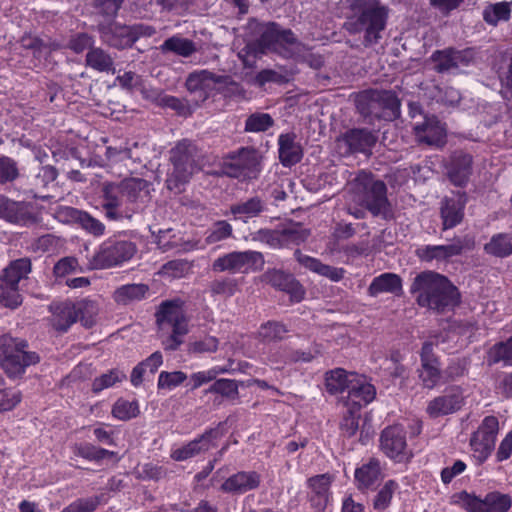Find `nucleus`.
Returning <instances> with one entry per match:
<instances>
[{
    "label": "nucleus",
    "mask_w": 512,
    "mask_h": 512,
    "mask_svg": "<svg viewBox=\"0 0 512 512\" xmlns=\"http://www.w3.org/2000/svg\"><path fill=\"white\" fill-rule=\"evenodd\" d=\"M101 207L105 217L110 221H122L123 219H131L132 213L128 209H122V193L120 182L104 183L101 189Z\"/></svg>",
    "instance_id": "obj_19"
},
{
    "label": "nucleus",
    "mask_w": 512,
    "mask_h": 512,
    "mask_svg": "<svg viewBox=\"0 0 512 512\" xmlns=\"http://www.w3.org/2000/svg\"><path fill=\"white\" fill-rule=\"evenodd\" d=\"M379 442L381 451L395 462L401 463L412 457L407 445L406 431L401 425L386 427L381 432Z\"/></svg>",
    "instance_id": "obj_16"
},
{
    "label": "nucleus",
    "mask_w": 512,
    "mask_h": 512,
    "mask_svg": "<svg viewBox=\"0 0 512 512\" xmlns=\"http://www.w3.org/2000/svg\"><path fill=\"white\" fill-rule=\"evenodd\" d=\"M345 4L354 32H381L385 28L388 11L378 0H345Z\"/></svg>",
    "instance_id": "obj_7"
},
{
    "label": "nucleus",
    "mask_w": 512,
    "mask_h": 512,
    "mask_svg": "<svg viewBox=\"0 0 512 512\" xmlns=\"http://www.w3.org/2000/svg\"><path fill=\"white\" fill-rule=\"evenodd\" d=\"M260 38L248 42L239 52L245 65H252L254 58L268 52H274L284 58L297 57L305 51V45L293 34H260Z\"/></svg>",
    "instance_id": "obj_3"
},
{
    "label": "nucleus",
    "mask_w": 512,
    "mask_h": 512,
    "mask_svg": "<svg viewBox=\"0 0 512 512\" xmlns=\"http://www.w3.org/2000/svg\"><path fill=\"white\" fill-rule=\"evenodd\" d=\"M378 140L377 133L367 128H352L335 140V149L340 156L371 152L372 147Z\"/></svg>",
    "instance_id": "obj_13"
},
{
    "label": "nucleus",
    "mask_w": 512,
    "mask_h": 512,
    "mask_svg": "<svg viewBox=\"0 0 512 512\" xmlns=\"http://www.w3.org/2000/svg\"><path fill=\"white\" fill-rule=\"evenodd\" d=\"M382 468L380 461L370 458L367 463L362 464L355 470V481L358 489H373L382 480Z\"/></svg>",
    "instance_id": "obj_29"
},
{
    "label": "nucleus",
    "mask_w": 512,
    "mask_h": 512,
    "mask_svg": "<svg viewBox=\"0 0 512 512\" xmlns=\"http://www.w3.org/2000/svg\"><path fill=\"white\" fill-rule=\"evenodd\" d=\"M223 82V76L216 75L208 70H200L192 72L188 75L185 86L190 92H208L210 90H213L217 83Z\"/></svg>",
    "instance_id": "obj_34"
},
{
    "label": "nucleus",
    "mask_w": 512,
    "mask_h": 512,
    "mask_svg": "<svg viewBox=\"0 0 512 512\" xmlns=\"http://www.w3.org/2000/svg\"><path fill=\"white\" fill-rule=\"evenodd\" d=\"M18 175L17 163L9 157H0V184L12 182Z\"/></svg>",
    "instance_id": "obj_62"
},
{
    "label": "nucleus",
    "mask_w": 512,
    "mask_h": 512,
    "mask_svg": "<svg viewBox=\"0 0 512 512\" xmlns=\"http://www.w3.org/2000/svg\"><path fill=\"white\" fill-rule=\"evenodd\" d=\"M484 250L486 253L500 258L512 255V235L502 233L494 235L485 244Z\"/></svg>",
    "instance_id": "obj_43"
},
{
    "label": "nucleus",
    "mask_w": 512,
    "mask_h": 512,
    "mask_svg": "<svg viewBox=\"0 0 512 512\" xmlns=\"http://www.w3.org/2000/svg\"><path fill=\"white\" fill-rule=\"evenodd\" d=\"M274 125V120L268 113L255 112L249 115L245 121L246 132H265Z\"/></svg>",
    "instance_id": "obj_48"
},
{
    "label": "nucleus",
    "mask_w": 512,
    "mask_h": 512,
    "mask_svg": "<svg viewBox=\"0 0 512 512\" xmlns=\"http://www.w3.org/2000/svg\"><path fill=\"white\" fill-rule=\"evenodd\" d=\"M284 246L299 245L307 240L309 231L300 224L291 225L282 230Z\"/></svg>",
    "instance_id": "obj_59"
},
{
    "label": "nucleus",
    "mask_w": 512,
    "mask_h": 512,
    "mask_svg": "<svg viewBox=\"0 0 512 512\" xmlns=\"http://www.w3.org/2000/svg\"><path fill=\"white\" fill-rule=\"evenodd\" d=\"M172 169L167 173L166 187L179 194L190 181L191 176L202 163V153L196 144L188 139L179 141L170 151Z\"/></svg>",
    "instance_id": "obj_2"
},
{
    "label": "nucleus",
    "mask_w": 512,
    "mask_h": 512,
    "mask_svg": "<svg viewBox=\"0 0 512 512\" xmlns=\"http://www.w3.org/2000/svg\"><path fill=\"white\" fill-rule=\"evenodd\" d=\"M510 13V5L507 2H501L486 8L483 12V17L487 23L497 24L499 21L508 20Z\"/></svg>",
    "instance_id": "obj_54"
},
{
    "label": "nucleus",
    "mask_w": 512,
    "mask_h": 512,
    "mask_svg": "<svg viewBox=\"0 0 512 512\" xmlns=\"http://www.w3.org/2000/svg\"><path fill=\"white\" fill-rule=\"evenodd\" d=\"M473 157L462 150L451 154L446 166L447 176L450 182L458 187L467 185L472 174Z\"/></svg>",
    "instance_id": "obj_23"
},
{
    "label": "nucleus",
    "mask_w": 512,
    "mask_h": 512,
    "mask_svg": "<svg viewBox=\"0 0 512 512\" xmlns=\"http://www.w3.org/2000/svg\"><path fill=\"white\" fill-rule=\"evenodd\" d=\"M122 193L126 201L133 205L132 209H128L129 213H138L143 210L151 199L152 184L142 178H126L120 181Z\"/></svg>",
    "instance_id": "obj_20"
},
{
    "label": "nucleus",
    "mask_w": 512,
    "mask_h": 512,
    "mask_svg": "<svg viewBox=\"0 0 512 512\" xmlns=\"http://www.w3.org/2000/svg\"><path fill=\"white\" fill-rule=\"evenodd\" d=\"M207 392L220 394L230 399H236L239 395L237 381L225 378L216 380Z\"/></svg>",
    "instance_id": "obj_52"
},
{
    "label": "nucleus",
    "mask_w": 512,
    "mask_h": 512,
    "mask_svg": "<svg viewBox=\"0 0 512 512\" xmlns=\"http://www.w3.org/2000/svg\"><path fill=\"white\" fill-rule=\"evenodd\" d=\"M413 129L420 143L437 147L445 143L446 129L435 116H423L422 121L414 123Z\"/></svg>",
    "instance_id": "obj_22"
},
{
    "label": "nucleus",
    "mask_w": 512,
    "mask_h": 512,
    "mask_svg": "<svg viewBox=\"0 0 512 512\" xmlns=\"http://www.w3.org/2000/svg\"><path fill=\"white\" fill-rule=\"evenodd\" d=\"M261 279L276 290L287 293L293 303H299L305 297L303 285L290 272L271 268L262 274Z\"/></svg>",
    "instance_id": "obj_17"
},
{
    "label": "nucleus",
    "mask_w": 512,
    "mask_h": 512,
    "mask_svg": "<svg viewBox=\"0 0 512 512\" xmlns=\"http://www.w3.org/2000/svg\"><path fill=\"white\" fill-rule=\"evenodd\" d=\"M488 365L501 363L512 366V336L505 341L495 343L487 352Z\"/></svg>",
    "instance_id": "obj_40"
},
{
    "label": "nucleus",
    "mask_w": 512,
    "mask_h": 512,
    "mask_svg": "<svg viewBox=\"0 0 512 512\" xmlns=\"http://www.w3.org/2000/svg\"><path fill=\"white\" fill-rule=\"evenodd\" d=\"M287 332L288 329L283 323L268 321L261 325L259 335L265 341H280L285 337Z\"/></svg>",
    "instance_id": "obj_51"
},
{
    "label": "nucleus",
    "mask_w": 512,
    "mask_h": 512,
    "mask_svg": "<svg viewBox=\"0 0 512 512\" xmlns=\"http://www.w3.org/2000/svg\"><path fill=\"white\" fill-rule=\"evenodd\" d=\"M400 100L388 90L363 91L356 97V108L364 119L374 124L375 120L393 121L400 116Z\"/></svg>",
    "instance_id": "obj_4"
},
{
    "label": "nucleus",
    "mask_w": 512,
    "mask_h": 512,
    "mask_svg": "<svg viewBox=\"0 0 512 512\" xmlns=\"http://www.w3.org/2000/svg\"><path fill=\"white\" fill-rule=\"evenodd\" d=\"M432 60L435 62V70L439 73L447 72L455 68V62H453L450 48L443 51H435L432 54Z\"/></svg>",
    "instance_id": "obj_64"
},
{
    "label": "nucleus",
    "mask_w": 512,
    "mask_h": 512,
    "mask_svg": "<svg viewBox=\"0 0 512 512\" xmlns=\"http://www.w3.org/2000/svg\"><path fill=\"white\" fill-rule=\"evenodd\" d=\"M140 145L137 142H134L131 146L125 147H108L106 151L107 158L110 161L118 162V157L121 153H124L126 157H132L134 162L141 163V154L139 152Z\"/></svg>",
    "instance_id": "obj_58"
},
{
    "label": "nucleus",
    "mask_w": 512,
    "mask_h": 512,
    "mask_svg": "<svg viewBox=\"0 0 512 512\" xmlns=\"http://www.w3.org/2000/svg\"><path fill=\"white\" fill-rule=\"evenodd\" d=\"M296 136L292 133L281 134L278 138L279 160L285 167H291L301 161L303 152Z\"/></svg>",
    "instance_id": "obj_32"
},
{
    "label": "nucleus",
    "mask_w": 512,
    "mask_h": 512,
    "mask_svg": "<svg viewBox=\"0 0 512 512\" xmlns=\"http://www.w3.org/2000/svg\"><path fill=\"white\" fill-rule=\"evenodd\" d=\"M498 431V419L495 416H486L472 434L470 446L478 461L484 462L490 456L495 447Z\"/></svg>",
    "instance_id": "obj_15"
},
{
    "label": "nucleus",
    "mask_w": 512,
    "mask_h": 512,
    "mask_svg": "<svg viewBox=\"0 0 512 512\" xmlns=\"http://www.w3.org/2000/svg\"><path fill=\"white\" fill-rule=\"evenodd\" d=\"M464 402L462 391L459 387H451L442 395L428 402L426 413L431 418H439L453 414L461 409Z\"/></svg>",
    "instance_id": "obj_21"
},
{
    "label": "nucleus",
    "mask_w": 512,
    "mask_h": 512,
    "mask_svg": "<svg viewBox=\"0 0 512 512\" xmlns=\"http://www.w3.org/2000/svg\"><path fill=\"white\" fill-rule=\"evenodd\" d=\"M157 324L162 333H169L162 345L167 351H175L188 333L187 319L176 301L163 302L156 313Z\"/></svg>",
    "instance_id": "obj_8"
},
{
    "label": "nucleus",
    "mask_w": 512,
    "mask_h": 512,
    "mask_svg": "<svg viewBox=\"0 0 512 512\" xmlns=\"http://www.w3.org/2000/svg\"><path fill=\"white\" fill-rule=\"evenodd\" d=\"M452 502L468 512H508L512 506L511 497L498 491L489 492L484 498L461 491L453 494Z\"/></svg>",
    "instance_id": "obj_10"
},
{
    "label": "nucleus",
    "mask_w": 512,
    "mask_h": 512,
    "mask_svg": "<svg viewBox=\"0 0 512 512\" xmlns=\"http://www.w3.org/2000/svg\"><path fill=\"white\" fill-rule=\"evenodd\" d=\"M265 211H267V203L258 195L241 200L230 206V212L234 218L243 222H247L250 218L258 217Z\"/></svg>",
    "instance_id": "obj_31"
},
{
    "label": "nucleus",
    "mask_w": 512,
    "mask_h": 512,
    "mask_svg": "<svg viewBox=\"0 0 512 512\" xmlns=\"http://www.w3.org/2000/svg\"><path fill=\"white\" fill-rule=\"evenodd\" d=\"M355 200L366 208L374 217L387 219L391 214V204L387 197L386 184L373 177L372 174L361 171L353 183Z\"/></svg>",
    "instance_id": "obj_5"
},
{
    "label": "nucleus",
    "mask_w": 512,
    "mask_h": 512,
    "mask_svg": "<svg viewBox=\"0 0 512 512\" xmlns=\"http://www.w3.org/2000/svg\"><path fill=\"white\" fill-rule=\"evenodd\" d=\"M233 228L230 223L225 220H219L212 224V226L205 233V243L208 245L226 240L232 236Z\"/></svg>",
    "instance_id": "obj_47"
},
{
    "label": "nucleus",
    "mask_w": 512,
    "mask_h": 512,
    "mask_svg": "<svg viewBox=\"0 0 512 512\" xmlns=\"http://www.w3.org/2000/svg\"><path fill=\"white\" fill-rule=\"evenodd\" d=\"M101 503L99 496L78 498L68 506H66L61 512H94Z\"/></svg>",
    "instance_id": "obj_61"
},
{
    "label": "nucleus",
    "mask_w": 512,
    "mask_h": 512,
    "mask_svg": "<svg viewBox=\"0 0 512 512\" xmlns=\"http://www.w3.org/2000/svg\"><path fill=\"white\" fill-rule=\"evenodd\" d=\"M187 379L182 371H162L158 376L157 387L159 390H172L180 386Z\"/></svg>",
    "instance_id": "obj_55"
},
{
    "label": "nucleus",
    "mask_w": 512,
    "mask_h": 512,
    "mask_svg": "<svg viewBox=\"0 0 512 512\" xmlns=\"http://www.w3.org/2000/svg\"><path fill=\"white\" fill-rule=\"evenodd\" d=\"M416 302L437 312H445L458 305L460 294L447 277L434 271H423L416 275L410 286Z\"/></svg>",
    "instance_id": "obj_1"
},
{
    "label": "nucleus",
    "mask_w": 512,
    "mask_h": 512,
    "mask_svg": "<svg viewBox=\"0 0 512 512\" xmlns=\"http://www.w3.org/2000/svg\"><path fill=\"white\" fill-rule=\"evenodd\" d=\"M137 244L118 234L107 238L90 260L93 269H109L130 261L137 253Z\"/></svg>",
    "instance_id": "obj_9"
},
{
    "label": "nucleus",
    "mask_w": 512,
    "mask_h": 512,
    "mask_svg": "<svg viewBox=\"0 0 512 512\" xmlns=\"http://www.w3.org/2000/svg\"><path fill=\"white\" fill-rule=\"evenodd\" d=\"M333 482V476L329 473L316 475L307 480V486L310 489L308 493L311 505L318 510L327 507L330 500V486Z\"/></svg>",
    "instance_id": "obj_27"
},
{
    "label": "nucleus",
    "mask_w": 512,
    "mask_h": 512,
    "mask_svg": "<svg viewBox=\"0 0 512 512\" xmlns=\"http://www.w3.org/2000/svg\"><path fill=\"white\" fill-rule=\"evenodd\" d=\"M190 270L188 261L183 259L171 260L165 263L161 269L160 274L162 276L170 278H181Z\"/></svg>",
    "instance_id": "obj_60"
},
{
    "label": "nucleus",
    "mask_w": 512,
    "mask_h": 512,
    "mask_svg": "<svg viewBox=\"0 0 512 512\" xmlns=\"http://www.w3.org/2000/svg\"><path fill=\"white\" fill-rule=\"evenodd\" d=\"M352 374L342 368H335L326 372L325 387L330 394L342 393L348 391L352 382Z\"/></svg>",
    "instance_id": "obj_39"
},
{
    "label": "nucleus",
    "mask_w": 512,
    "mask_h": 512,
    "mask_svg": "<svg viewBox=\"0 0 512 512\" xmlns=\"http://www.w3.org/2000/svg\"><path fill=\"white\" fill-rule=\"evenodd\" d=\"M466 203V194L460 192L454 197L442 199L440 203V217L443 230L452 229L462 222Z\"/></svg>",
    "instance_id": "obj_24"
},
{
    "label": "nucleus",
    "mask_w": 512,
    "mask_h": 512,
    "mask_svg": "<svg viewBox=\"0 0 512 512\" xmlns=\"http://www.w3.org/2000/svg\"><path fill=\"white\" fill-rule=\"evenodd\" d=\"M261 476L256 471H239L229 476L221 485L224 493L242 495L260 486Z\"/></svg>",
    "instance_id": "obj_25"
},
{
    "label": "nucleus",
    "mask_w": 512,
    "mask_h": 512,
    "mask_svg": "<svg viewBox=\"0 0 512 512\" xmlns=\"http://www.w3.org/2000/svg\"><path fill=\"white\" fill-rule=\"evenodd\" d=\"M148 294L149 286L146 284H126L114 291L113 299L117 304L125 306L146 299Z\"/></svg>",
    "instance_id": "obj_37"
},
{
    "label": "nucleus",
    "mask_w": 512,
    "mask_h": 512,
    "mask_svg": "<svg viewBox=\"0 0 512 512\" xmlns=\"http://www.w3.org/2000/svg\"><path fill=\"white\" fill-rule=\"evenodd\" d=\"M261 155L252 147L241 148L223 165L224 173L241 180L256 179L261 172Z\"/></svg>",
    "instance_id": "obj_11"
},
{
    "label": "nucleus",
    "mask_w": 512,
    "mask_h": 512,
    "mask_svg": "<svg viewBox=\"0 0 512 512\" xmlns=\"http://www.w3.org/2000/svg\"><path fill=\"white\" fill-rule=\"evenodd\" d=\"M419 378L421 379L424 387L428 389L434 388L439 383L440 379L443 378V373L440 371L439 361L421 363Z\"/></svg>",
    "instance_id": "obj_49"
},
{
    "label": "nucleus",
    "mask_w": 512,
    "mask_h": 512,
    "mask_svg": "<svg viewBox=\"0 0 512 512\" xmlns=\"http://www.w3.org/2000/svg\"><path fill=\"white\" fill-rule=\"evenodd\" d=\"M86 65L99 72H115L113 58L101 48H91L88 51Z\"/></svg>",
    "instance_id": "obj_42"
},
{
    "label": "nucleus",
    "mask_w": 512,
    "mask_h": 512,
    "mask_svg": "<svg viewBox=\"0 0 512 512\" xmlns=\"http://www.w3.org/2000/svg\"><path fill=\"white\" fill-rule=\"evenodd\" d=\"M463 248L462 240L455 238L451 244L447 245H423L417 248L416 255L423 262L445 261L460 255Z\"/></svg>",
    "instance_id": "obj_26"
},
{
    "label": "nucleus",
    "mask_w": 512,
    "mask_h": 512,
    "mask_svg": "<svg viewBox=\"0 0 512 512\" xmlns=\"http://www.w3.org/2000/svg\"><path fill=\"white\" fill-rule=\"evenodd\" d=\"M112 414L119 420H129L139 414V406L136 401L119 399L113 406Z\"/></svg>",
    "instance_id": "obj_53"
},
{
    "label": "nucleus",
    "mask_w": 512,
    "mask_h": 512,
    "mask_svg": "<svg viewBox=\"0 0 512 512\" xmlns=\"http://www.w3.org/2000/svg\"><path fill=\"white\" fill-rule=\"evenodd\" d=\"M77 321L75 303H62L55 307L52 325L57 331L64 333Z\"/></svg>",
    "instance_id": "obj_38"
},
{
    "label": "nucleus",
    "mask_w": 512,
    "mask_h": 512,
    "mask_svg": "<svg viewBox=\"0 0 512 512\" xmlns=\"http://www.w3.org/2000/svg\"><path fill=\"white\" fill-rule=\"evenodd\" d=\"M0 303L11 309L17 308L22 303L19 286L0 283Z\"/></svg>",
    "instance_id": "obj_57"
},
{
    "label": "nucleus",
    "mask_w": 512,
    "mask_h": 512,
    "mask_svg": "<svg viewBox=\"0 0 512 512\" xmlns=\"http://www.w3.org/2000/svg\"><path fill=\"white\" fill-rule=\"evenodd\" d=\"M226 433L225 423L219 422L217 426L209 428L201 435L179 448L171 451V458L175 461H186L197 457L215 447L217 441Z\"/></svg>",
    "instance_id": "obj_14"
},
{
    "label": "nucleus",
    "mask_w": 512,
    "mask_h": 512,
    "mask_svg": "<svg viewBox=\"0 0 512 512\" xmlns=\"http://www.w3.org/2000/svg\"><path fill=\"white\" fill-rule=\"evenodd\" d=\"M0 219L20 226H28L37 222L32 203L16 201L5 195H0Z\"/></svg>",
    "instance_id": "obj_18"
},
{
    "label": "nucleus",
    "mask_w": 512,
    "mask_h": 512,
    "mask_svg": "<svg viewBox=\"0 0 512 512\" xmlns=\"http://www.w3.org/2000/svg\"><path fill=\"white\" fill-rule=\"evenodd\" d=\"M73 453L76 456L82 457L86 460L96 462L115 456V452L96 447L91 443H81L75 445L73 448Z\"/></svg>",
    "instance_id": "obj_45"
},
{
    "label": "nucleus",
    "mask_w": 512,
    "mask_h": 512,
    "mask_svg": "<svg viewBox=\"0 0 512 512\" xmlns=\"http://www.w3.org/2000/svg\"><path fill=\"white\" fill-rule=\"evenodd\" d=\"M402 291V280L394 273H383L375 277L368 287L370 296L376 297L382 293L399 295Z\"/></svg>",
    "instance_id": "obj_35"
},
{
    "label": "nucleus",
    "mask_w": 512,
    "mask_h": 512,
    "mask_svg": "<svg viewBox=\"0 0 512 512\" xmlns=\"http://www.w3.org/2000/svg\"><path fill=\"white\" fill-rule=\"evenodd\" d=\"M31 272V261L29 258L16 259L3 270L0 277L1 284L19 286L22 279H26Z\"/></svg>",
    "instance_id": "obj_36"
},
{
    "label": "nucleus",
    "mask_w": 512,
    "mask_h": 512,
    "mask_svg": "<svg viewBox=\"0 0 512 512\" xmlns=\"http://www.w3.org/2000/svg\"><path fill=\"white\" fill-rule=\"evenodd\" d=\"M126 379V375L124 372L113 369L108 373L101 375L94 379L92 384V389L94 392H100L103 389L112 387L114 384L123 381Z\"/></svg>",
    "instance_id": "obj_56"
},
{
    "label": "nucleus",
    "mask_w": 512,
    "mask_h": 512,
    "mask_svg": "<svg viewBox=\"0 0 512 512\" xmlns=\"http://www.w3.org/2000/svg\"><path fill=\"white\" fill-rule=\"evenodd\" d=\"M265 263L261 252L246 250L233 251L216 258L212 263V271L221 273H237L262 269Z\"/></svg>",
    "instance_id": "obj_12"
},
{
    "label": "nucleus",
    "mask_w": 512,
    "mask_h": 512,
    "mask_svg": "<svg viewBox=\"0 0 512 512\" xmlns=\"http://www.w3.org/2000/svg\"><path fill=\"white\" fill-rule=\"evenodd\" d=\"M27 348L25 340L10 335L0 337V365L9 377L21 376L27 367L40 361L39 355Z\"/></svg>",
    "instance_id": "obj_6"
},
{
    "label": "nucleus",
    "mask_w": 512,
    "mask_h": 512,
    "mask_svg": "<svg viewBox=\"0 0 512 512\" xmlns=\"http://www.w3.org/2000/svg\"><path fill=\"white\" fill-rule=\"evenodd\" d=\"M61 214L67 219L77 223L84 231L94 237H101L105 234L106 226L104 223L86 211L73 207H65L61 211Z\"/></svg>",
    "instance_id": "obj_28"
},
{
    "label": "nucleus",
    "mask_w": 512,
    "mask_h": 512,
    "mask_svg": "<svg viewBox=\"0 0 512 512\" xmlns=\"http://www.w3.org/2000/svg\"><path fill=\"white\" fill-rule=\"evenodd\" d=\"M162 50L186 58L195 53L198 47L189 39L172 36L162 44Z\"/></svg>",
    "instance_id": "obj_44"
},
{
    "label": "nucleus",
    "mask_w": 512,
    "mask_h": 512,
    "mask_svg": "<svg viewBox=\"0 0 512 512\" xmlns=\"http://www.w3.org/2000/svg\"><path fill=\"white\" fill-rule=\"evenodd\" d=\"M3 381L0 377V412L12 410L21 400L19 391L2 388Z\"/></svg>",
    "instance_id": "obj_63"
},
{
    "label": "nucleus",
    "mask_w": 512,
    "mask_h": 512,
    "mask_svg": "<svg viewBox=\"0 0 512 512\" xmlns=\"http://www.w3.org/2000/svg\"><path fill=\"white\" fill-rule=\"evenodd\" d=\"M376 396L375 387L367 382L366 378L357 374H352V382L348 389V399L353 404L361 406L374 400Z\"/></svg>",
    "instance_id": "obj_33"
},
{
    "label": "nucleus",
    "mask_w": 512,
    "mask_h": 512,
    "mask_svg": "<svg viewBox=\"0 0 512 512\" xmlns=\"http://www.w3.org/2000/svg\"><path fill=\"white\" fill-rule=\"evenodd\" d=\"M397 488L398 484L396 481L388 480L376 494L373 500V508L378 512L385 511L389 507Z\"/></svg>",
    "instance_id": "obj_50"
},
{
    "label": "nucleus",
    "mask_w": 512,
    "mask_h": 512,
    "mask_svg": "<svg viewBox=\"0 0 512 512\" xmlns=\"http://www.w3.org/2000/svg\"><path fill=\"white\" fill-rule=\"evenodd\" d=\"M294 256L303 267L332 281L337 282L344 277L345 270L343 268L324 264L317 258L303 254L299 249L295 250Z\"/></svg>",
    "instance_id": "obj_30"
},
{
    "label": "nucleus",
    "mask_w": 512,
    "mask_h": 512,
    "mask_svg": "<svg viewBox=\"0 0 512 512\" xmlns=\"http://www.w3.org/2000/svg\"><path fill=\"white\" fill-rule=\"evenodd\" d=\"M76 304L78 321L86 328H91L96 323L98 306L92 300H82Z\"/></svg>",
    "instance_id": "obj_46"
},
{
    "label": "nucleus",
    "mask_w": 512,
    "mask_h": 512,
    "mask_svg": "<svg viewBox=\"0 0 512 512\" xmlns=\"http://www.w3.org/2000/svg\"><path fill=\"white\" fill-rule=\"evenodd\" d=\"M238 289V280L228 276L215 278L208 284V292L212 297L227 299L234 296Z\"/></svg>",
    "instance_id": "obj_41"
}]
</instances>
